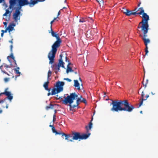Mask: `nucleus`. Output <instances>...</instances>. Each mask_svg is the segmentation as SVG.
Returning <instances> with one entry per match:
<instances>
[{
	"label": "nucleus",
	"mask_w": 158,
	"mask_h": 158,
	"mask_svg": "<svg viewBox=\"0 0 158 158\" xmlns=\"http://www.w3.org/2000/svg\"><path fill=\"white\" fill-rule=\"evenodd\" d=\"M111 104L112 108L111 110L114 112L124 111L131 112L135 107L131 104L127 100H113Z\"/></svg>",
	"instance_id": "1"
},
{
	"label": "nucleus",
	"mask_w": 158,
	"mask_h": 158,
	"mask_svg": "<svg viewBox=\"0 0 158 158\" xmlns=\"http://www.w3.org/2000/svg\"><path fill=\"white\" fill-rule=\"evenodd\" d=\"M56 40V41L52 45L51 50L48 55V58L49 60V64H52L54 62L57 48L60 46L62 42L60 38H57Z\"/></svg>",
	"instance_id": "2"
},
{
	"label": "nucleus",
	"mask_w": 158,
	"mask_h": 158,
	"mask_svg": "<svg viewBox=\"0 0 158 158\" xmlns=\"http://www.w3.org/2000/svg\"><path fill=\"white\" fill-rule=\"evenodd\" d=\"M138 10H140V12H138L137 15H142V19L141 23H143V27H149L148 22L150 19L149 16L146 13L144 12L143 7L139 8Z\"/></svg>",
	"instance_id": "3"
},
{
	"label": "nucleus",
	"mask_w": 158,
	"mask_h": 158,
	"mask_svg": "<svg viewBox=\"0 0 158 158\" xmlns=\"http://www.w3.org/2000/svg\"><path fill=\"white\" fill-rule=\"evenodd\" d=\"M71 135L72 137V139H70L69 138H68V140H67L68 142H73V140H77L78 139L79 140V141H80L81 140V133L80 132L75 131H72V135Z\"/></svg>",
	"instance_id": "4"
},
{
	"label": "nucleus",
	"mask_w": 158,
	"mask_h": 158,
	"mask_svg": "<svg viewBox=\"0 0 158 158\" xmlns=\"http://www.w3.org/2000/svg\"><path fill=\"white\" fill-rule=\"evenodd\" d=\"M64 84V81H58L56 82L54 87L57 89L58 92L60 93L63 90V86Z\"/></svg>",
	"instance_id": "5"
},
{
	"label": "nucleus",
	"mask_w": 158,
	"mask_h": 158,
	"mask_svg": "<svg viewBox=\"0 0 158 158\" xmlns=\"http://www.w3.org/2000/svg\"><path fill=\"white\" fill-rule=\"evenodd\" d=\"M10 10V9H9V7H8L7 9H6V10L5 13L3 15V16L7 17H6L5 18H3V19H5V20L6 21H8L10 20L11 14L13 11L12 10Z\"/></svg>",
	"instance_id": "6"
},
{
	"label": "nucleus",
	"mask_w": 158,
	"mask_h": 158,
	"mask_svg": "<svg viewBox=\"0 0 158 158\" xmlns=\"http://www.w3.org/2000/svg\"><path fill=\"white\" fill-rule=\"evenodd\" d=\"M5 95L7 96V98L11 102L13 98V94H12L9 91H4V92L0 93V95Z\"/></svg>",
	"instance_id": "7"
},
{
	"label": "nucleus",
	"mask_w": 158,
	"mask_h": 158,
	"mask_svg": "<svg viewBox=\"0 0 158 158\" xmlns=\"http://www.w3.org/2000/svg\"><path fill=\"white\" fill-rule=\"evenodd\" d=\"M61 135V137L63 139H64V136L65 138V139L67 140H68V138L70 137H72V136L70 134H66L64 133L61 131H57V132L56 133V135Z\"/></svg>",
	"instance_id": "8"
},
{
	"label": "nucleus",
	"mask_w": 158,
	"mask_h": 158,
	"mask_svg": "<svg viewBox=\"0 0 158 158\" xmlns=\"http://www.w3.org/2000/svg\"><path fill=\"white\" fill-rule=\"evenodd\" d=\"M23 6L21 4L18 3L15 6H14V7L11 8L10 9L12 10L13 11L15 10V11L21 13V11L22 10V8Z\"/></svg>",
	"instance_id": "9"
},
{
	"label": "nucleus",
	"mask_w": 158,
	"mask_h": 158,
	"mask_svg": "<svg viewBox=\"0 0 158 158\" xmlns=\"http://www.w3.org/2000/svg\"><path fill=\"white\" fill-rule=\"evenodd\" d=\"M9 9H10L12 7L19 3V0H9Z\"/></svg>",
	"instance_id": "10"
},
{
	"label": "nucleus",
	"mask_w": 158,
	"mask_h": 158,
	"mask_svg": "<svg viewBox=\"0 0 158 158\" xmlns=\"http://www.w3.org/2000/svg\"><path fill=\"white\" fill-rule=\"evenodd\" d=\"M64 99L62 100V103L65 105H67L69 103L70 98L68 94H64L63 97Z\"/></svg>",
	"instance_id": "11"
},
{
	"label": "nucleus",
	"mask_w": 158,
	"mask_h": 158,
	"mask_svg": "<svg viewBox=\"0 0 158 158\" xmlns=\"http://www.w3.org/2000/svg\"><path fill=\"white\" fill-rule=\"evenodd\" d=\"M137 9L136 8L134 10H131L128 9L127 10V11L125 12V15L127 16H130L131 15H137L138 12L137 11L138 10H137L135 12H133L134 11H136Z\"/></svg>",
	"instance_id": "12"
},
{
	"label": "nucleus",
	"mask_w": 158,
	"mask_h": 158,
	"mask_svg": "<svg viewBox=\"0 0 158 158\" xmlns=\"http://www.w3.org/2000/svg\"><path fill=\"white\" fill-rule=\"evenodd\" d=\"M91 133L86 131V133H81V140L86 139L90 135Z\"/></svg>",
	"instance_id": "13"
},
{
	"label": "nucleus",
	"mask_w": 158,
	"mask_h": 158,
	"mask_svg": "<svg viewBox=\"0 0 158 158\" xmlns=\"http://www.w3.org/2000/svg\"><path fill=\"white\" fill-rule=\"evenodd\" d=\"M50 28L51 30L50 31L49 30V33H51L52 36L55 37L56 39L60 38L59 34L57 33V32H56L53 31L52 28V26H51Z\"/></svg>",
	"instance_id": "14"
},
{
	"label": "nucleus",
	"mask_w": 158,
	"mask_h": 158,
	"mask_svg": "<svg viewBox=\"0 0 158 158\" xmlns=\"http://www.w3.org/2000/svg\"><path fill=\"white\" fill-rule=\"evenodd\" d=\"M149 27H143L142 28V31L143 33V40L145 38L148 37V35L147 34L148 32V31L149 29Z\"/></svg>",
	"instance_id": "15"
},
{
	"label": "nucleus",
	"mask_w": 158,
	"mask_h": 158,
	"mask_svg": "<svg viewBox=\"0 0 158 158\" xmlns=\"http://www.w3.org/2000/svg\"><path fill=\"white\" fill-rule=\"evenodd\" d=\"M21 15L20 13L15 11L13 13V19L15 22H17L18 21V18L19 16Z\"/></svg>",
	"instance_id": "16"
},
{
	"label": "nucleus",
	"mask_w": 158,
	"mask_h": 158,
	"mask_svg": "<svg viewBox=\"0 0 158 158\" xmlns=\"http://www.w3.org/2000/svg\"><path fill=\"white\" fill-rule=\"evenodd\" d=\"M19 3L23 6L28 5L30 6V5L28 0H19Z\"/></svg>",
	"instance_id": "17"
},
{
	"label": "nucleus",
	"mask_w": 158,
	"mask_h": 158,
	"mask_svg": "<svg viewBox=\"0 0 158 158\" xmlns=\"http://www.w3.org/2000/svg\"><path fill=\"white\" fill-rule=\"evenodd\" d=\"M40 0H30V7H33L35 4L39 2H40Z\"/></svg>",
	"instance_id": "18"
},
{
	"label": "nucleus",
	"mask_w": 158,
	"mask_h": 158,
	"mask_svg": "<svg viewBox=\"0 0 158 158\" xmlns=\"http://www.w3.org/2000/svg\"><path fill=\"white\" fill-rule=\"evenodd\" d=\"M93 127V123L91 121L89 122L88 125L86 126L85 129L86 131L89 132V131Z\"/></svg>",
	"instance_id": "19"
},
{
	"label": "nucleus",
	"mask_w": 158,
	"mask_h": 158,
	"mask_svg": "<svg viewBox=\"0 0 158 158\" xmlns=\"http://www.w3.org/2000/svg\"><path fill=\"white\" fill-rule=\"evenodd\" d=\"M78 95L75 93H72L70 94L69 95L70 99L75 100L78 97Z\"/></svg>",
	"instance_id": "20"
},
{
	"label": "nucleus",
	"mask_w": 158,
	"mask_h": 158,
	"mask_svg": "<svg viewBox=\"0 0 158 158\" xmlns=\"http://www.w3.org/2000/svg\"><path fill=\"white\" fill-rule=\"evenodd\" d=\"M74 86L77 88V89L79 90L80 89V83L77 80H74Z\"/></svg>",
	"instance_id": "21"
},
{
	"label": "nucleus",
	"mask_w": 158,
	"mask_h": 158,
	"mask_svg": "<svg viewBox=\"0 0 158 158\" xmlns=\"http://www.w3.org/2000/svg\"><path fill=\"white\" fill-rule=\"evenodd\" d=\"M52 90L51 95H55L56 94L60 93L59 92H58L57 89L55 87L52 88Z\"/></svg>",
	"instance_id": "22"
},
{
	"label": "nucleus",
	"mask_w": 158,
	"mask_h": 158,
	"mask_svg": "<svg viewBox=\"0 0 158 158\" xmlns=\"http://www.w3.org/2000/svg\"><path fill=\"white\" fill-rule=\"evenodd\" d=\"M7 28L8 32L9 33V35H10V32L13 30H15L14 27L10 24H9Z\"/></svg>",
	"instance_id": "23"
},
{
	"label": "nucleus",
	"mask_w": 158,
	"mask_h": 158,
	"mask_svg": "<svg viewBox=\"0 0 158 158\" xmlns=\"http://www.w3.org/2000/svg\"><path fill=\"white\" fill-rule=\"evenodd\" d=\"M79 22L80 23H84L86 21V19L84 17H80Z\"/></svg>",
	"instance_id": "24"
},
{
	"label": "nucleus",
	"mask_w": 158,
	"mask_h": 158,
	"mask_svg": "<svg viewBox=\"0 0 158 158\" xmlns=\"http://www.w3.org/2000/svg\"><path fill=\"white\" fill-rule=\"evenodd\" d=\"M60 66L59 64H55V70H57V71L55 72V73L56 74L58 73V71L60 70Z\"/></svg>",
	"instance_id": "25"
},
{
	"label": "nucleus",
	"mask_w": 158,
	"mask_h": 158,
	"mask_svg": "<svg viewBox=\"0 0 158 158\" xmlns=\"http://www.w3.org/2000/svg\"><path fill=\"white\" fill-rule=\"evenodd\" d=\"M73 70L69 65H67V69L66 70V73H68L69 72H73Z\"/></svg>",
	"instance_id": "26"
},
{
	"label": "nucleus",
	"mask_w": 158,
	"mask_h": 158,
	"mask_svg": "<svg viewBox=\"0 0 158 158\" xmlns=\"http://www.w3.org/2000/svg\"><path fill=\"white\" fill-rule=\"evenodd\" d=\"M48 85H43V86L45 90L48 91V92H50L51 90V88H48Z\"/></svg>",
	"instance_id": "27"
},
{
	"label": "nucleus",
	"mask_w": 158,
	"mask_h": 158,
	"mask_svg": "<svg viewBox=\"0 0 158 158\" xmlns=\"http://www.w3.org/2000/svg\"><path fill=\"white\" fill-rule=\"evenodd\" d=\"M3 64L4 65V67L6 70H7V68H11L12 67V64L11 63H10V65H7L5 63H3Z\"/></svg>",
	"instance_id": "28"
},
{
	"label": "nucleus",
	"mask_w": 158,
	"mask_h": 158,
	"mask_svg": "<svg viewBox=\"0 0 158 158\" xmlns=\"http://www.w3.org/2000/svg\"><path fill=\"white\" fill-rule=\"evenodd\" d=\"M13 70L15 71V74H17L19 76L20 75L21 73L18 70H17L16 69H14Z\"/></svg>",
	"instance_id": "29"
},
{
	"label": "nucleus",
	"mask_w": 158,
	"mask_h": 158,
	"mask_svg": "<svg viewBox=\"0 0 158 158\" xmlns=\"http://www.w3.org/2000/svg\"><path fill=\"white\" fill-rule=\"evenodd\" d=\"M144 42L145 45H148V44L150 42V40L149 39L145 38L143 40Z\"/></svg>",
	"instance_id": "30"
},
{
	"label": "nucleus",
	"mask_w": 158,
	"mask_h": 158,
	"mask_svg": "<svg viewBox=\"0 0 158 158\" xmlns=\"http://www.w3.org/2000/svg\"><path fill=\"white\" fill-rule=\"evenodd\" d=\"M54 105L52 104H50L49 106H47L46 107V109L47 110H48L49 109H52L54 106Z\"/></svg>",
	"instance_id": "31"
},
{
	"label": "nucleus",
	"mask_w": 158,
	"mask_h": 158,
	"mask_svg": "<svg viewBox=\"0 0 158 158\" xmlns=\"http://www.w3.org/2000/svg\"><path fill=\"white\" fill-rule=\"evenodd\" d=\"M76 107H77V105H71V106H69V110L70 111H73V109Z\"/></svg>",
	"instance_id": "32"
},
{
	"label": "nucleus",
	"mask_w": 158,
	"mask_h": 158,
	"mask_svg": "<svg viewBox=\"0 0 158 158\" xmlns=\"http://www.w3.org/2000/svg\"><path fill=\"white\" fill-rule=\"evenodd\" d=\"M66 56L65 57V61L66 62H68V65H69H69H72V64L69 61V60L67 58V54H66Z\"/></svg>",
	"instance_id": "33"
},
{
	"label": "nucleus",
	"mask_w": 158,
	"mask_h": 158,
	"mask_svg": "<svg viewBox=\"0 0 158 158\" xmlns=\"http://www.w3.org/2000/svg\"><path fill=\"white\" fill-rule=\"evenodd\" d=\"M51 78L50 77H47V81L46 82H45L44 84V85H48L50 83L49 80H51Z\"/></svg>",
	"instance_id": "34"
},
{
	"label": "nucleus",
	"mask_w": 158,
	"mask_h": 158,
	"mask_svg": "<svg viewBox=\"0 0 158 158\" xmlns=\"http://www.w3.org/2000/svg\"><path fill=\"white\" fill-rule=\"evenodd\" d=\"M74 100L70 99L69 103V105L68 106H71V105L72 104Z\"/></svg>",
	"instance_id": "35"
},
{
	"label": "nucleus",
	"mask_w": 158,
	"mask_h": 158,
	"mask_svg": "<svg viewBox=\"0 0 158 158\" xmlns=\"http://www.w3.org/2000/svg\"><path fill=\"white\" fill-rule=\"evenodd\" d=\"M146 100V99H142V101H141V102H140V103H139V105L138 107H140L142 105V104H143V101Z\"/></svg>",
	"instance_id": "36"
},
{
	"label": "nucleus",
	"mask_w": 158,
	"mask_h": 158,
	"mask_svg": "<svg viewBox=\"0 0 158 158\" xmlns=\"http://www.w3.org/2000/svg\"><path fill=\"white\" fill-rule=\"evenodd\" d=\"M10 58L12 59L13 60H15V57L14 56L12 52H11V53L10 55Z\"/></svg>",
	"instance_id": "37"
},
{
	"label": "nucleus",
	"mask_w": 158,
	"mask_h": 158,
	"mask_svg": "<svg viewBox=\"0 0 158 158\" xmlns=\"http://www.w3.org/2000/svg\"><path fill=\"white\" fill-rule=\"evenodd\" d=\"M139 24H141L142 25H141V26H138L137 27V28L138 29H140V28H141V31H142V28H143V23H141V22H139Z\"/></svg>",
	"instance_id": "38"
},
{
	"label": "nucleus",
	"mask_w": 158,
	"mask_h": 158,
	"mask_svg": "<svg viewBox=\"0 0 158 158\" xmlns=\"http://www.w3.org/2000/svg\"><path fill=\"white\" fill-rule=\"evenodd\" d=\"M9 24L11 26L13 27H14L16 26V23H14V22H12L10 23Z\"/></svg>",
	"instance_id": "39"
},
{
	"label": "nucleus",
	"mask_w": 158,
	"mask_h": 158,
	"mask_svg": "<svg viewBox=\"0 0 158 158\" xmlns=\"http://www.w3.org/2000/svg\"><path fill=\"white\" fill-rule=\"evenodd\" d=\"M81 102H83L85 104H87L86 100L85 99L83 98V97L82 98V99H81Z\"/></svg>",
	"instance_id": "40"
},
{
	"label": "nucleus",
	"mask_w": 158,
	"mask_h": 158,
	"mask_svg": "<svg viewBox=\"0 0 158 158\" xmlns=\"http://www.w3.org/2000/svg\"><path fill=\"white\" fill-rule=\"evenodd\" d=\"M56 117L55 114H54L53 116V118L52 121L54 122L56 121Z\"/></svg>",
	"instance_id": "41"
},
{
	"label": "nucleus",
	"mask_w": 158,
	"mask_h": 158,
	"mask_svg": "<svg viewBox=\"0 0 158 158\" xmlns=\"http://www.w3.org/2000/svg\"><path fill=\"white\" fill-rule=\"evenodd\" d=\"M52 130L53 133H56L57 132V131L56 130L55 127H53V128H52Z\"/></svg>",
	"instance_id": "42"
},
{
	"label": "nucleus",
	"mask_w": 158,
	"mask_h": 158,
	"mask_svg": "<svg viewBox=\"0 0 158 158\" xmlns=\"http://www.w3.org/2000/svg\"><path fill=\"white\" fill-rule=\"evenodd\" d=\"M82 97L81 96L80 98H76L77 100V101H78L80 102H81V98H82Z\"/></svg>",
	"instance_id": "43"
},
{
	"label": "nucleus",
	"mask_w": 158,
	"mask_h": 158,
	"mask_svg": "<svg viewBox=\"0 0 158 158\" xmlns=\"http://www.w3.org/2000/svg\"><path fill=\"white\" fill-rule=\"evenodd\" d=\"M64 63L63 62V63H62L61 64H59L60 66V67H61L65 69V67L64 65Z\"/></svg>",
	"instance_id": "44"
},
{
	"label": "nucleus",
	"mask_w": 158,
	"mask_h": 158,
	"mask_svg": "<svg viewBox=\"0 0 158 158\" xmlns=\"http://www.w3.org/2000/svg\"><path fill=\"white\" fill-rule=\"evenodd\" d=\"M58 64H61L62 63H63V60H62V59H59V60H58Z\"/></svg>",
	"instance_id": "45"
},
{
	"label": "nucleus",
	"mask_w": 158,
	"mask_h": 158,
	"mask_svg": "<svg viewBox=\"0 0 158 158\" xmlns=\"http://www.w3.org/2000/svg\"><path fill=\"white\" fill-rule=\"evenodd\" d=\"M10 80V78H5L4 79V81L5 82H7L8 81Z\"/></svg>",
	"instance_id": "46"
},
{
	"label": "nucleus",
	"mask_w": 158,
	"mask_h": 158,
	"mask_svg": "<svg viewBox=\"0 0 158 158\" xmlns=\"http://www.w3.org/2000/svg\"><path fill=\"white\" fill-rule=\"evenodd\" d=\"M122 8L123 9L122 10V12L125 14V12L127 11L128 9L125 7H123Z\"/></svg>",
	"instance_id": "47"
},
{
	"label": "nucleus",
	"mask_w": 158,
	"mask_h": 158,
	"mask_svg": "<svg viewBox=\"0 0 158 158\" xmlns=\"http://www.w3.org/2000/svg\"><path fill=\"white\" fill-rule=\"evenodd\" d=\"M64 80L67 81L69 82H70L71 81H72L71 79H70L68 78H64Z\"/></svg>",
	"instance_id": "48"
},
{
	"label": "nucleus",
	"mask_w": 158,
	"mask_h": 158,
	"mask_svg": "<svg viewBox=\"0 0 158 158\" xmlns=\"http://www.w3.org/2000/svg\"><path fill=\"white\" fill-rule=\"evenodd\" d=\"M7 99V98H5L2 100H0V104L4 102Z\"/></svg>",
	"instance_id": "49"
},
{
	"label": "nucleus",
	"mask_w": 158,
	"mask_h": 158,
	"mask_svg": "<svg viewBox=\"0 0 158 158\" xmlns=\"http://www.w3.org/2000/svg\"><path fill=\"white\" fill-rule=\"evenodd\" d=\"M13 62L14 63L15 66H14V67H17V65L16 62V61L15 60H13Z\"/></svg>",
	"instance_id": "50"
},
{
	"label": "nucleus",
	"mask_w": 158,
	"mask_h": 158,
	"mask_svg": "<svg viewBox=\"0 0 158 158\" xmlns=\"http://www.w3.org/2000/svg\"><path fill=\"white\" fill-rule=\"evenodd\" d=\"M5 6V8H6L8 7V5L6 4L5 2H3V5Z\"/></svg>",
	"instance_id": "51"
},
{
	"label": "nucleus",
	"mask_w": 158,
	"mask_h": 158,
	"mask_svg": "<svg viewBox=\"0 0 158 158\" xmlns=\"http://www.w3.org/2000/svg\"><path fill=\"white\" fill-rule=\"evenodd\" d=\"M7 23H8L6 22H3V24L5 26V28H6L7 27Z\"/></svg>",
	"instance_id": "52"
},
{
	"label": "nucleus",
	"mask_w": 158,
	"mask_h": 158,
	"mask_svg": "<svg viewBox=\"0 0 158 158\" xmlns=\"http://www.w3.org/2000/svg\"><path fill=\"white\" fill-rule=\"evenodd\" d=\"M7 28L5 30H1V32H2V33H6L7 32Z\"/></svg>",
	"instance_id": "53"
},
{
	"label": "nucleus",
	"mask_w": 158,
	"mask_h": 158,
	"mask_svg": "<svg viewBox=\"0 0 158 158\" xmlns=\"http://www.w3.org/2000/svg\"><path fill=\"white\" fill-rule=\"evenodd\" d=\"M0 69H1V70L2 71H2H3L4 70H3V65H1L0 66Z\"/></svg>",
	"instance_id": "54"
},
{
	"label": "nucleus",
	"mask_w": 158,
	"mask_h": 158,
	"mask_svg": "<svg viewBox=\"0 0 158 158\" xmlns=\"http://www.w3.org/2000/svg\"><path fill=\"white\" fill-rule=\"evenodd\" d=\"M10 56H8L7 57V60H8V61H9V62H10V63H11V61L10 60Z\"/></svg>",
	"instance_id": "55"
},
{
	"label": "nucleus",
	"mask_w": 158,
	"mask_h": 158,
	"mask_svg": "<svg viewBox=\"0 0 158 158\" xmlns=\"http://www.w3.org/2000/svg\"><path fill=\"white\" fill-rule=\"evenodd\" d=\"M13 46L12 45H11L10 46V51L11 52H12V48H13Z\"/></svg>",
	"instance_id": "56"
},
{
	"label": "nucleus",
	"mask_w": 158,
	"mask_h": 158,
	"mask_svg": "<svg viewBox=\"0 0 158 158\" xmlns=\"http://www.w3.org/2000/svg\"><path fill=\"white\" fill-rule=\"evenodd\" d=\"M2 73H5L6 74H7V75H8V76H9L10 75L8 74V73L6 72L5 71V70H4L3 71H2Z\"/></svg>",
	"instance_id": "57"
},
{
	"label": "nucleus",
	"mask_w": 158,
	"mask_h": 158,
	"mask_svg": "<svg viewBox=\"0 0 158 158\" xmlns=\"http://www.w3.org/2000/svg\"><path fill=\"white\" fill-rule=\"evenodd\" d=\"M144 94L143 93V91H142V94H141V97H142V99H143V98L144 97Z\"/></svg>",
	"instance_id": "58"
},
{
	"label": "nucleus",
	"mask_w": 158,
	"mask_h": 158,
	"mask_svg": "<svg viewBox=\"0 0 158 158\" xmlns=\"http://www.w3.org/2000/svg\"><path fill=\"white\" fill-rule=\"evenodd\" d=\"M60 11H58V14H57V18H59V17H58V16H59V15H60Z\"/></svg>",
	"instance_id": "59"
},
{
	"label": "nucleus",
	"mask_w": 158,
	"mask_h": 158,
	"mask_svg": "<svg viewBox=\"0 0 158 158\" xmlns=\"http://www.w3.org/2000/svg\"><path fill=\"white\" fill-rule=\"evenodd\" d=\"M79 102L78 101H77V100H76V103H77V105H77V107H78V105L79 104Z\"/></svg>",
	"instance_id": "60"
},
{
	"label": "nucleus",
	"mask_w": 158,
	"mask_h": 158,
	"mask_svg": "<svg viewBox=\"0 0 158 158\" xmlns=\"http://www.w3.org/2000/svg\"><path fill=\"white\" fill-rule=\"evenodd\" d=\"M148 49H145V55H147V54L148 53Z\"/></svg>",
	"instance_id": "61"
},
{
	"label": "nucleus",
	"mask_w": 158,
	"mask_h": 158,
	"mask_svg": "<svg viewBox=\"0 0 158 158\" xmlns=\"http://www.w3.org/2000/svg\"><path fill=\"white\" fill-rule=\"evenodd\" d=\"M52 71L50 70H49L48 72V74H52Z\"/></svg>",
	"instance_id": "62"
},
{
	"label": "nucleus",
	"mask_w": 158,
	"mask_h": 158,
	"mask_svg": "<svg viewBox=\"0 0 158 158\" xmlns=\"http://www.w3.org/2000/svg\"><path fill=\"white\" fill-rule=\"evenodd\" d=\"M62 98V97H59V98H56V100H60Z\"/></svg>",
	"instance_id": "63"
},
{
	"label": "nucleus",
	"mask_w": 158,
	"mask_h": 158,
	"mask_svg": "<svg viewBox=\"0 0 158 158\" xmlns=\"http://www.w3.org/2000/svg\"><path fill=\"white\" fill-rule=\"evenodd\" d=\"M13 39H12L11 40L9 41V42H10L11 44H13Z\"/></svg>",
	"instance_id": "64"
}]
</instances>
